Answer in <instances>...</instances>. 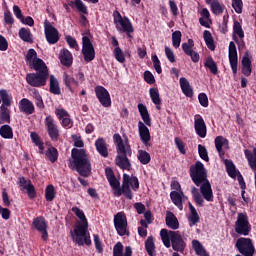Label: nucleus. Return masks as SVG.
I'll list each match as a JSON object with an SVG mask.
<instances>
[{
    "instance_id": "nucleus-32",
    "label": "nucleus",
    "mask_w": 256,
    "mask_h": 256,
    "mask_svg": "<svg viewBox=\"0 0 256 256\" xmlns=\"http://www.w3.org/2000/svg\"><path fill=\"white\" fill-rule=\"evenodd\" d=\"M150 93V98L152 103H154V105L156 106V109L158 111H161V96L159 95V89L157 88H150L149 90Z\"/></svg>"
},
{
    "instance_id": "nucleus-37",
    "label": "nucleus",
    "mask_w": 256,
    "mask_h": 256,
    "mask_svg": "<svg viewBox=\"0 0 256 256\" xmlns=\"http://www.w3.org/2000/svg\"><path fill=\"white\" fill-rule=\"evenodd\" d=\"M192 248L198 256H209V253H207V250L199 240L192 241Z\"/></svg>"
},
{
    "instance_id": "nucleus-2",
    "label": "nucleus",
    "mask_w": 256,
    "mask_h": 256,
    "mask_svg": "<svg viewBox=\"0 0 256 256\" xmlns=\"http://www.w3.org/2000/svg\"><path fill=\"white\" fill-rule=\"evenodd\" d=\"M113 141L114 145H116L117 153L115 165L119 169H122V171H131V160H129V157L133 155V150L131 149V145H129V138H126L125 142H123L121 134L115 133L113 135Z\"/></svg>"
},
{
    "instance_id": "nucleus-29",
    "label": "nucleus",
    "mask_w": 256,
    "mask_h": 256,
    "mask_svg": "<svg viewBox=\"0 0 256 256\" xmlns=\"http://www.w3.org/2000/svg\"><path fill=\"white\" fill-rule=\"evenodd\" d=\"M28 65L30 69H34V71H37V73H39V71H49L47 69V65L43 60H41V58H34Z\"/></svg>"
},
{
    "instance_id": "nucleus-31",
    "label": "nucleus",
    "mask_w": 256,
    "mask_h": 256,
    "mask_svg": "<svg viewBox=\"0 0 256 256\" xmlns=\"http://www.w3.org/2000/svg\"><path fill=\"white\" fill-rule=\"evenodd\" d=\"M180 87L185 97H193V88H191V84H189L187 78H180Z\"/></svg>"
},
{
    "instance_id": "nucleus-43",
    "label": "nucleus",
    "mask_w": 256,
    "mask_h": 256,
    "mask_svg": "<svg viewBox=\"0 0 256 256\" xmlns=\"http://www.w3.org/2000/svg\"><path fill=\"white\" fill-rule=\"evenodd\" d=\"M145 250L149 256H155V239L149 236L145 241Z\"/></svg>"
},
{
    "instance_id": "nucleus-20",
    "label": "nucleus",
    "mask_w": 256,
    "mask_h": 256,
    "mask_svg": "<svg viewBox=\"0 0 256 256\" xmlns=\"http://www.w3.org/2000/svg\"><path fill=\"white\" fill-rule=\"evenodd\" d=\"M138 131L140 135V139L144 145H149L151 141V133L149 132V128L141 121L138 122Z\"/></svg>"
},
{
    "instance_id": "nucleus-40",
    "label": "nucleus",
    "mask_w": 256,
    "mask_h": 256,
    "mask_svg": "<svg viewBox=\"0 0 256 256\" xmlns=\"http://www.w3.org/2000/svg\"><path fill=\"white\" fill-rule=\"evenodd\" d=\"M203 37L208 49H210V51H215V40L213 39L211 32L209 30H205L203 32Z\"/></svg>"
},
{
    "instance_id": "nucleus-47",
    "label": "nucleus",
    "mask_w": 256,
    "mask_h": 256,
    "mask_svg": "<svg viewBox=\"0 0 256 256\" xmlns=\"http://www.w3.org/2000/svg\"><path fill=\"white\" fill-rule=\"evenodd\" d=\"M69 5L70 7H72V9L73 7H76V9L84 15H87L89 13L87 10V6L81 0H75V2L72 1Z\"/></svg>"
},
{
    "instance_id": "nucleus-16",
    "label": "nucleus",
    "mask_w": 256,
    "mask_h": 256,
    "mask_svg": "<svg viewBox=\"0 0 256 256\" xmlns=\"http://www.w3.org/2000/svg\"><path fill=\"white\" fill-rule=\"evenodd\" d=\"M195 47V41L193 39H188L187 42L182 43V51H184L185 55L190 57L192 63H199L201 56L193 50Z\"/></svg>"
},
{
    "instance_id": "nucleus-39",
    "label": "nucleus",
    "mask_w": 256,
    "mask_h": 256,
    "mask_svg": "<svg viewBox=\"0 0 256 256\" xmlns=\"http://www.w3.org/2000/svg\"><path fill=\"white\" fill-rule=\"evenodd\" d=\"M45 155L50 163H56L57 159H59V151L53 146L47 149Z\"/></svg>"
},
{
    "instance_id": "nucleus-6",
    "label": "nucleus",
    "mask_w": 256,
    "mask_h": 256,
    "mask_svg": "<svg viewBox=\"0 0 256 256\" xmlns=\"http://www.w3.org/2000/svg\"><path fill=\"white\" fill-rule=\"evenodd\" d=\"M114 25L119 33H126L128 39H133L131 33L135 32L131 20L127 16H121V13L117 10L113 12Z\"/></svg>"
},
{
    "instance_id": "nucleus-58",
    "label": "nucleus",
    "mask_w": 256,
    "mask_h": 256,
    "mask_svg": "<svg viewBox=\"0 0 256 256\" xmlns=\"http://www.w3.org/2000/svg\"><path fill=\"white\" fill-rule=\"evenodd\" d=\"M33 59H37V51H35V49L31 48L28 50V52L26 54L25 61L29 65L32 63Z\"/></svg>"
},
{
    "instance_id": "nucleus-60",
    "label": "nucleus",
    "mask_w": 256,
    "mask_h": 256,
    "mask_svg": "<svg viewBox=\"0 0 256 256\" xmlns=\"http://www.w3.org/2000/svg\"><path fill=\"white\" fill-rule=\"evenodd\" d=\"M55 115H56V117H58L59 121H61L62 119H65L67 117H70L69 112H67V110H65L63 108L56 109Z\"/></svg>"
},
{
    "instance_id": "nucleus-55",
    "label": "nucleus",
    "mask_w": 256,
    "mask_h": 256,
    "mask_svg": "<svg viewBox=\"0 0 256 256\" xmlns=\"http://www.w3.org/2000/svg\"><path fill=\"white\" fill-rule=\"evenodd\" d=\"M94 237V245L97 253H103V242L99 237V234H93Z\"/></svg>"
},
{
    "instance_id": "nucleus-15",
    "label": "nucleus",
    "mask_w": 256,
    "mask_h": 256,
    "mask_svg": "<svg viewBox=\"0 0 256 256\" xmlns=\"http://www.w3.org/2000/svg\"><path fill=\"white\" fill-rule=\"evenodd\" d=\"M94 91L102 107H111V94H109L107 88L103 86H96Z\"/></svg>"
},
{
    "instance_id": "nucleus-3",
    "label": "nucleus",
    "mask_w": 256,
    "mask_h": 256,
    "mask_svg": "<svg viewBox=\"0 0 256 256\" xmlns=\"http://www.w3.org/2000/svg\"><path fill=\"white\" fill-rule=\"evenodd\" d=\"M160 237L163 245L169 249L172 247V256H181L180 253H184L187 247V242L179 231L167 230L165 228L160 230Z\"/></svg>"
},
{
    "instance_id": "nucleus-64",
    "label": "nucleus",
    "mask_w": 256,
    "mask_h": 256,
    "mask_svg": "<svg viewBox=\"0 0 256 256\" xmlns=\"http://www.w3.org/2000/svg\"><path fill=\"white\" fill-rule=\"evenodd\" d=\"M0 213L2 215V219H4L5 221H9V219H11V210H9L8 208H3L2 206H0Z\"/></svg>"
},
{
    "instance_id": "nucleus-8",
    "label": "nucleus",
    "mask_w": 256,
    "mask_h": 256,
    "mask_svg": "<svg viewBox=\"0 0 256 256\" xmlns=\"http://www.w3.org/2000/svg\"><path fill=\"white\" fill-rule=\"evenodd\" d=\"M235 233L247 237L251 233V224L249 223V216L245 213H238L237 220L234 225Z\"/></svg>"
},
{
    "instance_id": "nucleus-44",
    "label": "nucleus",
    "mask_w": 256,
    "mask_h": 256,
    "mask_svg": "<svg viewBox=\"0 0 256 256\" xmlns=\"http://www.w3.org/2000/svg\"><path fill=\"white\" fill-rule=\"evenodd\" d=\"M56 196H57V192L55 191V186H53V184H49L48 186H46V188H45L46 201L51 203V201L55 200Z\"/></svg>"
},
{
    "instance_id": "nucleus-56",
    "label": "nucleus",
    "mask_w": 256,
    "mask_h": 256,
    "mask_svg": "<svg viewBox=\"0 0 256 256\" xmlns=\"http://www.w3.org/2000/svg\"><path fill=\"white\" fill-rule=\"evenodd\" d=\"M175 145L182 155H186L187 150L185 149V143H183V140H181L179 137H176L174 139Z\"/></svg>"
},
{
    "instance_id": "nucleus-53",
    "label": "nucleus",
    "mask_w": 256,
    "mask_h": 256,
    "mask_svg": "<svg viewBox=\"0 0 256 256\" xmlns=\"http://www.w3.org/2000/svg\"><path fill=\"white\" fill-rule=\"evenodd\" d=\"M113 55L118 63H125V53L121 50V47H116L113 51Z\"/></svg>"
},
{
    "instance_id": "nucleus-19",
    "label": "nucleus",
    "mask_w": 256,
    "mask_h": 256,
    "mask_svg": "<svg viewBox=\"0 0 256 256\" xmlns=\"http://www.w3.org/2000/svg\"><path fill=\"white\" fill-rule=\"evenodd\" d=\"M19 110L25 115H33L35 113V105L27 98H23L19 102Z\"/></svg>"
},
{
    "instance_id": "nucleus-52",
    "label": "nucleus",
    "mask_w": 256,
    "mask_h": 256,
    "mask_svg": "<svg viewBox=\"0 0 256 256\" xmlns=\"http://www.w3.org/2000/svg\"><path fill=\"white\" fill-rule=\"evenodd\" d=\"M24 190H26L29 199H35V197H37V190H35V186L31 182V180H28L27 187Z\"/></svg>"
},
{
    "instance_id": "nucleus-24",
    "label": "nucleus",
    "mask_w": 256,
    "mask_h": 256,
    "mask_svg": "<svg viewBox=\"0 0 256 256\" xmlns=\"http://www.w3.org/2000/svg\"><path fill=\"white\" fill-rule=\"evenodd\" d=\"M96 151L101 157H109V149L107 148V142L103 138H98L95 141Z\"/></svg>"
},
{
    "instance_id": "nucleus-26",
    "label": "nucleus",
    "mask_w": 256,
    "mask_h": 256,
    "mask_svg": "<svg viewBox=\"0 0 256 256\" xmlns=\"http://www.w3.org/2000/svg\"><path fill=\"white\" fill-rule=\"evenodd\" d=\"M188 207L190 210V215L188 217L189 226L194 227V225H197V223L201 221V218L199 217V213H197V209L193 207L191 202L188 203Z\"/></svg>"
},
{
    "instance_id": "nucleus-12",
    "label": "nucleus",
    "mask_w": 256,
    "mask_h": 256,
    "mask_svg": "<svg viewBox=\"0 0 256 256\" xmlns=\"http://www.w3.org/2000/svg\"><path fill=\"white\" fill-rule=\"evenodd\" d=\"M114 227L120 237L129 235V230H127V215L124 212H118L114 215Z\"/></svg>"
},
{
    "instance_id": "nucleus-18",
    "label": "nucleus",
    "mask_w": 256,
    "mask_h": 256,
    "mask_svg": "<svg viewBox=\"0 0 256 256\" xmlns=\"http://www.w3.org/2000/svg\"><path fill=\"white\" fill-rule=\"evenodd\" d=\"M194 129L196 132V135L200 137L201 139H205L207 137V124H205V120L203 119V116L197 114L194 117Z\"/></svg>"
},
{
    "instance_id": "nucleus-36",
    "label": "nucleus",
    "mask_w": 256,
    "mask_h": 256,
    "mask_svg": "<svg viewBox=\"0 0 256 256\" xmlns=\"http://www.w3.org/2000/svg\"><path fill=\"white\" fill-rule=\"evenodd\" d=\"M18 35L24 43H33V34L31 33V29L20 28Z\"/></svg>"
},
{
    "instance_id": "nucleus-57",
    "label": "nucleus",
    "mask_w": 256,
    "mask_h": 256,
    "mask_svg": "<svg viewBox=\"0 0 256 256\" xmlns=\"http://www.w3.org/2000/svg\"><path fill=\"white\" fill-rule=\"evenodd\" d=\"M232 7L236 13H243V0H232Z\"/></svg>"
},
{
    "instance_id": "nucleus-13",
    "label": "nucleus",
    "mask_w": 256,
    "mask_h": 256,
    "mask_svg": "<svg viewBox=\"0 0 256 256\" xmlns=\"http://www.w3.org/2000/svg\"><path fill=\"white\" fill-rule=\"evenodd\" d=\"M44 124L51 141H59L61 134L59 132V126H57V123H55L53 116L48 115L44 120Z\"/></svg>"
},
{
    "instance_id": "nucleus-27",
    "label": "nucleus",
    "mask_w": 256,
    "mask_h": 256,
    "mask_svg": "<svg viewBox=\"0 0 256 256\" xmlns=\"http://www.w3.org/2000/svg\"><path fill=\"white\" fill-rule=\"evenodd\" d=\"M216 151L220 157L225 155V151L223 150V145H229V140L223 136H217L214 140Z\"/></svg>"
},
{
    "instance_id": "nucleus-46",
    "label": "nucleus",
    "mask_w": 256,
    "mask_h": 256,
    "mask_svg": "<svg viewBox=\"0 0 256 256\" xmlns=\"http://www.w3.org/2000/svg\"><path fill=\"white\" fill-rule=\"evenodd\" d=\"M0 136L2 139H13V128L7 124L1 126Z\"/></svg>"
},
{
    "instance_id": "nucleus-42",
    "label": "nucleus",
    "mask_w": 256,
    "mask_h": 256,
    "mask_svg": "<svg viewBox=\"0 0 256 256\" xmlns=\"http://www.w3.org/2000/svg\"><path fill=\"white\" fill-rule=\"evenodd\" d=\"M137 159L141 165H149L151 163V154L145 150H138Z\"/></svg>"
},
{
    "instance_id": "nucleus-21",
    "label": "nucleus",
    "mask_w": 256,
    "mask_h": 256,
    "mask_svg": "<svg viewBox=\"0 0 256 256\" xmlns=\"http://www.w3.org/2000/svg\"><path fill=\"white\" fill-rule=\"evenodd\" d=\"M58 59L64 67H71L73 65V54L68 49L63 48L59 53Z\"/></svg>"
},
{
    "instance_id": "nucleus-1",
    "label": "nucleus",
    "mask_w": 256,
    "mask_h": 256,
    "mask_svg": "<svg viewBox=\"0 0 256 256\" xmlns=\"http://www.w3.org/2000/svg\"><path fill=\"white\" fill-rule=\"evenodd\" d=\"M190 177L196 185L200 187V193L207 201H213V189L211 188V182L207 179V170L205 165L201 161H197L195 165L190 166Z\"/></svg>"
},
{
    "instance_id": "nucleus-48",
    "label": "nucleus",
    "mask_w": 256,
    "mask_h": 256,
    "mask_svg": "<svg viewBox=\"0 0 256 256\" xmlns=\"http://www.w3.org/2000/svg\"><path fill=\"white\" fill-rule=\"evenodd\" d=\"M12 97L9 95L6 89L0 90V101H2L3 105L6 107H11Z\"/></svg>"
},
{
    "instance_id": "nucleus-11",
    "label": "nucleus",
    "mask_w": 256,
    "mask_h": 256,
    "mask_svg": "<svg viewBox=\"0 0 256 256\" xmlns=\"http://www.w3.org/2000/svg\"><path fill=\"white\" fill-rule=\"evenodd\" d=\"M44 34L49 45H55L59 43V39H61V36H59V30H57L55 26L51 25V22L48 20H45L44 22Z\"/></svg>"
},
{
    "instance_id": "nucleus-28",
    "label": "nucleus",
    "mask_w": 256,
    "mask_h": 256,
    "mask_svg": "<svg viewBox=\"0 0 256 256\" xmlns=\"http://www.w3.org/2000/svg\"><path fill=\"white\" fill-rule=\"evenodd\" d=\"M165 221L169 229H173V231H175L179 228V220L177 219V216L173 214V212H167Z\"/></svg>"
},
{
    "instance_id": "nucleus-17",
    "label": "nucleus",
    "mask_w": 256,
    "mask_h": 256,
    "mask_svg": "<svg viewBox=\"0 0 256 256\" xmlns=\"http://www.w3.org/2000/svg\"><path fill=\"white\" fill-rule=\"evenodd\" d=\"M228 57H229V63H230V67L232 69V73H233V75H237V67L239 65V58L237 56V46L235 45V42H233V41H231L229 43Z\"/></svg>"
},
{
    "instance_id": "nucleus-45",
    "label": "nucleus",
    "mask_w": 256,
    "mask_h": 256,
    "mask_svg": "<svg viewBox=\"0 0 256 256\" xmlns=\"http://www.w3.org/2000/svg\"><path fill=\"white\" fill-rule=\"evenodd\" d=\"M191 194H192V197H193L196 205H198V207H203V204L205 203V200H203V196H201V193H199V189L192 186L191 187Z\"/></svg>"
},
{
    "instance_id": "nucleus-38",
    "label": "nucleus",
    "mask_w": 256,
    "mask_h": 256,
    "mask_svg": "<svg viewBox=\"0 0 256 256\" xmlns=\"http://www.w3.org/2000/svg\"><path fill=\"white\" fill-rule=\"evenodd\" d=\"M210 5V10L214 15H222L225 11V6L219 2V0H213Z\"/></svg>"
},
{
    "instance_id": "nucleus-7",
    "label": "nucleus",
    "mask_w": 256,
    "mask_h": 256,
    "mask_svg": "<svg viewBox=\"0 0 256 256\" xmlns=\"http://www.w3.org/2000/svg\"><path fill=\"white\" fill-rule=\"evenodd\" d=\"M47 79H49V71H39L26 75V83L31 87H45Z\"/></svg>"
},
{
    "instance_id": "nucleus-30",
    "label": "nucleus",
    "mask_w": 256,
    "mask_h": 256,
    "mask_svg": "<svg viewBox=\"0 0 256 256\" xmlns=\"http://www.w3.org/2000/svg\"><path fill=\"white\" fill-rule=\"evenodd\" d=\"M138 111L140 116L142 117V121H144L145 125L151 127V116L149 115V110H147V106L145 104H138Z\"/></svg>"
},
{
    "instance_id": "nucleus-54",
    "label": "nucleus",
    "mask_w": 256,
    "mask_h": 256,
    "mask_svg": "<svg viewBox=\"0 0 256 256\" xmlns=\"http://www.w3.org/2000/svg\"><path fill=\"white\" fill-rule=\"evenodd\" d=\"M198 154L203 161L209 162V153L207 152V148H205V146L201 144L198 145Z\"/></svg>"
},
{
    "instance_id": "nucleus-9",
    "label": "nucleus",
    "mask_w": 256,
    "mask_h": 256,
    "mask_svg": "<svg viewBox=\"0 0 256 256\" xmlns=\"http://www.w3.org/2000/svg\"><path fill=\"white\" fill-rule=\"evenodd\" d=\"M236 249L241 255L253 256L255 255V246L251 238H238L235 244Z\"/></svg>"
},
{
    "instance_id": "nucleus-51",
    "label": "nucleus",
    "mask_w": 256,
    "mask_h": 256,
    "mask_svg": "<svg viewBox=\"0 0 256 256\" xmlns=\"http://www.w3.org/2000/svg\"><path fill=\"white\" fill-rule=\"evenodd\" d=\"M72 212L75 213L78 219H80V223H89V221H87V216H85V212H83L79 207H72Z\"/></svg>"
},
{
    "instance_id": "nucleus-10",
    "label": "nucleus",
    "mask_w": 256,
    "mask_h": 256,
    "mask_svg": "<svg viewBox=\"0 0 256 256\" xmlns=\"http://www.w3.org/2000/svg\"><path fill=\"white\" fill-rule=\"evenodd\" d=\"M89 229V222L78 223L74 230L71 231L72 241L76 243L79 247H83V238L87 234Z\"/></svg>"
},
{
    "instance_id": "nucleus-41",
    "label": "nucleus",
    "mask_w": 256,
    "mask_h": 256,
    "mask_svg": "<svg viewBox=\"0 0 256 256\" xmlns=\"http://www.w3.org/2000/svg\"><path fill=\"white\" fill-rule=\"evenodd\" d=\"M50 93L53 95H61V87H59V80L54 75L50 76Z\"/></svg>"
},
{
    "instance_id": "nucleus-61",
    "label": "nucleus",
    "mask_w": 256,
    "mask_h": 256,
    "mask_svg": "<svg viewBox=\"0 0 256 256\" xmlns=\"http://www.w3.org/2000/svg\"><path fill=\"white\" fill-rule=\"evenodd\" d=\"M4 21L6 25H13V23H15V18H13V14H11V11L6 10L4 12Z\"/></svg>"
},
{
    "instance_id": "nucleus-63",
    "label": "nucleus",
    "mask_w": 256,
    "mask_h": 256,
    "mask_svg": "<svg viewBox=\"0 0 256 256\" xmlns=\"http://www.w3.org/2000/svg\"><path fill=\"white\" fill-rule=\"evenodd\" d=\"M165 55L170 63H175V53H173L169 46H165Z\"/></svg>"
},
{
    "instance_id": "nucleus-23",
    "label": "nucleus",
    "mask_w": 256,
    "mask_h": 256,
    "mask_svg": "<svg viewBox=\"0 0 256 256\" xmlns=\"http://www.w3.org/2000/svg\"><path fill=\"white\" fill-rule=\"evenodd\" d=\"M113 256H133V248L126 246L123 254V243L117 242L113 247Z\"/></svg>"
},
{
    "instance_id": "nucleus-22",
    "label": "nucleus",
    "mask_w": 256,
    "mask_h": 256,
    "mask_svg": "<svg viewBox=\"0 0 256 256\" xmlns=\"http://www.w3.org/2000/svg\"><path fill=\"white\" fill-rule=\"evenodd\" d=\"M62 79L68 91H70V93H75V90H73V87H79V81H77L75 77H73L72 75H69L67 72L63 73Z\"/></svg>"
},
{
    "instance_id": "nucleus-33",
    "label": "nucleus",
    "mask_w": 256,
    "mask_h": 256,
    "mask_svg": "<svg viewBox=\"0 0 256 256\" xmlns=\"http://www.w3.org/2000/svg\"><path fill=\"white\" fill-rule=\"evenodd\" d=\"M204 67L206 69H209V71H210V73H212V75H218L219 74V67H217V62H215V60H213L212 56H208L205 59Z\"/></svg>"
},
{
    "instance_id": "nucleus-4",
    "label": "nucleus",
    "mask_w": 256,
    "mask_h": 256,
    "mask_svg": "<svg viewBox=\"0 0 256 256\" xmlns=\"http://www.w3.org/2000/svg\"><path fill=\"white\" fill-rule=\"evenodd\" d=\"M71 155L79 175L81 177H89L91 175V161L87 157V152L84 149L73 148Z\"/></svg>"
},
{
    "instance_id": "nucleus-14",
    "label": "nucleus",
    "mask_w": 256,
    "mask_h": 256,
    "mask_svg": "<svg viewBox=\"0 0 256 256\" xmlns=\"http://www.w3.org/2000/svg\"><path fill=\"white\" fill-rule=\"evenodd\" d=\"M82 55L86 63H91L95 59V47L88 36L82 37Z\"/></svg>"
},
{
    "instance_id": "nucleus-59",
    "label": "nucleus",
    "mask_w": 256,
    "mask_h": 256,
    "mask_svg": "<svg viewBox=\"0 0 256 256\" xmlns=\"http://www.w3.org/2000/svg\"><path fill=\"white\" fill-rule=\"evenodd\" d=\"M198 100L202 107H209V98L207 97V94L200 93L198 95Z\"/></svg>"
},
{
    "instance_id": "nucleus-49",
    "label": "nucleus",
    "mask_w": 256,
    "mask_h": 256,
    "mask_svg": "<svg viewBox=\"0 0 256 256\" xmlns=\"http://www.w3.org/2000/svg\"><path fill=\"white\" fill-rule=\"evenodd\" d=\"M181 37H183V34L179 30L172 33V45L175 49H179L181 46Z\"/></svg>"
},
{
    "instance_id": "nucleus-35",
    "label": "nucleus",
    "mask_w": 256,
    "mask_h": 256,
    "mask_svg": "<svg viewBox=\"0 0 256 256\" xmlns=\"http://www.w3.org/2000/svg\"><path fill=\"white\" fill-rule=\"evenodd\" d=\"M32 225L36 231H45L47 229V222L43 216H38L33 219Z\"/></svg>"
},
{
    "instance_id": "nucleus-34",
    "label": "nucleus",
    "mask_w": 256,
    "mask_h": 256,
    "mask_svg": "<svg viewBox=\"0 0 256 256\" xmlns=\"http://www.w3.org/2000/svg\"><path fill=\"white\" fill-rule=\"evenodd\" d=\"M240 39H243V37H245V32L243 31V26H241V23H239V21H234L233 24V39L236 43H239V39H237V36Z\"/></svg>"
},
{
    "instance_id": "nucleus-62",
    "label": "nucleus",
    "mask_w": 256,
    "mask_h": 256,
    "mask_svg": "<svg viewBox=\"0 0 256 256\" xmlns=\"http://www.w3.org/2000/svg\"><path fill=\"white\" fill-rule=\"evenodd\" d=\"M144 81L148 83V85H153V83H155V76H153L151 71L147 70L144 72Z\"/></svg>"
},
{
    "instance_id": "nucleus-25",
    "label": "nucleus",
    "mask_w": 256,
    "mask_h": 256,
    "mask_svg": "<svg viewBox=\"0 0 256 256\" xmlns=\"http://www.w3.org/2000/svg\"><path fill=\"white\" fill-rule=\"evenodd\" d=\"M170 199L180 211H183V191L170 192Z\"/></svg>"
},
{
    "instance_id": "nucleus-5",
    "label": "nucleus",
    "mask_w": 256,
    "mask_h": 256,
    "mask_svg": "<svg viewBox=\"0 0 256 256\" xmlns=\"http://www.w3.org/2000/svg\"><path fill=\"white\" fill-rule=\"evenodd\" d=\"M131 187L133 191H137L139 189V178L137 176H129L128 174H123L122 187L118 186V188H114L113 191L116 197H121L124 195L126 199H133V192L131 191Z\"/></svg>"
},
{
    "instance_id": "nucleus-50",
    "label": "nucleus",
    "mask_w": 256,
    "mask_h": 256,
    "mask_svg": "<svg viewBox=\"0 0 256 256\" xmlns=\"http://www.w3.org/2000/svg\"><path fill=\"white\" fill-rule=\"evenodd\" d=\"M225 165L229 177L235 179V177H237V169L235 168V164H233L232 161L226 160Z\"/></svg>"
}]
</instances>
